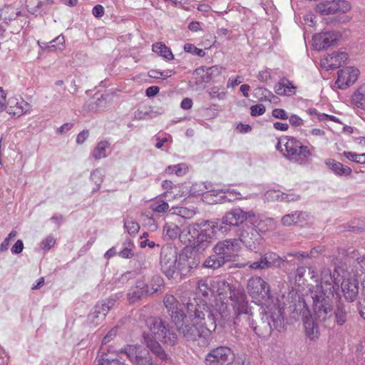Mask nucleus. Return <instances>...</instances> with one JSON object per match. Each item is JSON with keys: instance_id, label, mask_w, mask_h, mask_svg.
<instances>
[{"instance_id": "nucleus-1", "label": "nucleus", "mask_w": 365, "mask_h": 365, "mask_svg": "<svg viewBox=\"0 0 365 365\" xmlns=\"http://www.w3.org/2000/svg\"><path fill=\"white\" fill-rule=\"evenodd\" d=\"M182 303L187 308L192 324L177 326L180 334L188 341L199 346H207L212 341V332L216 329V315L202 300L182 296Z\"/></svg>"}, {"instance_id": "nucleus-2", "label": "nucleus", "mask_w": 365, "mask_h": 365, "mask_svg": "<svg viewBox=\"0 0 365 365\" xmlns=\"http://www.w3.org/2000/svg\"><path fill=\"white\" fill-rule=\"evenodd\" d=\"M247 292L256 304L266 307L259 324H255L251 317V328L259 336H268L274 329L282 327V310L276 304H270L272 299L270 298L269 286L261 277H254L249 279Z\"/></svg>"}, {"instance_id": "nucleus-3", "label": "nucleus", "mask_w": 365, "mask_h": 365, "mask_svg": "<svg viewBox=\"0 0 365 365\" xmlns=\"http://www.w3.org/2000/svg\"><path fill=\"white\" fill-rule=\"evenodd\" d=\"M339 285L335 281V273L329 268L321 272L320 284L310 289L314 315L319 321H326L332 315L331 297L337 294Z\"/></svg>"}, {"instance_id": "nucleus-4", "label": "nucleus", "mask_w": 365, "mask_h": 365, "mask_svg": "<svg viewBox=\"0 0 365 365\" xmlns=\"http://www.w3.org/2000/svg\"><path fill=\"white\" fill-rule=\"evenodd\" d=\"M146 325L150 333L143 334L144 343L157 357L166 360L167 354L159 342L170 346L174 345L178 340L175 330L168 322L160 317H149L146 320Z\"/></svg>"}, {"instance_id": "nucleus-5", "label": "nucleus", "mask_w": 365, "mask_h": 365, "mask_svg": "<svg viewBox=\"0 0 365 365\" xmlns=\"http://www.w3.org/2000/svg\"><path fill=\"white\" fill-rule=\"evenodd\" d=\"M222 228L218 222L202 220L189 224L182 230L180 242L196 252H202L211 245L216 230H222Z\"/></svg>"}, {"instance_id": "nucleus-6", "label": "nucleus", "mask_w": 365, "mask_h": 365, "mask_svg": "<svg viewBox=\"0 0 365 365\" xmlns=\"http://www.w3.org/2000/svg\"><path fill=\"white\" fill-rule=\"evenodd\" d=\"M276 149L287 160L299 165H305L314 150L313 146L304 145L296 138L284 135L278 139Z\"/></svg>"}, {"instance_id": "nucleus-7", "label": "nucleus", "mask_w": 365, "mask_h": 365, "mask_svg": "<svg viewBox=\"0 0 365 365\" xmlns=\"http://www.w3.org/2000/svg\"><path fill=\"white\" fill-rule=\"evenodd\" d=\"M212 290L213 294H216L218 299L221 302V304L216 312H218L219 315L221 317L225 318L227 317V304L229 298L231 301L235 302V291L231 289L229 283L225 279L217 278L212 280L211 283Z\"/></svg>"}, {"instance_id": "nucleus-8", "label": "nucleus", "mask_w": 365, "mask_h": 365, "mask_svg": "<svg viewBox=\"0 0 365 365\" xmlns=\"http://www.w3.org/2000/svg\"><path fill=\"white\" fill-rule=\"evenodd\" d=\"M178 254L177 248L170 245H164L160 251V268L162 272L171 279L178 270Z\"/></svg>"}, {"instance_id": "nucleus-9", "label": "nucleus", "mask_w": 365, "mask_h": 365, "mask_svg": "<svg viewBox=\"0 0 365 365\" xmlns=\"http://www.w3.org/2000/svg\"><path fill=\"white\" fill-rule=\"evenodd\" d=\"M235 360L232 350L225 346L211 349L205 357L206 365H231Z\"/></svg>"}, {"instance_id": "nucleus-10", "label": "nucleus", "mask_w": 365, "mask_h": 365, "mask_svg": "<svg viewBox=\"0 0 365 365\" xmlns=\"http://www.w3.org/2000/svg\"><path fill=\"white\" fill-rule=\"evenodd\" d=\"M123 352L125 354L130 362L135 365H158L154 363L147 350L140 345H127Z\"/></svg>"}, {"instance_id": "nucleus-11", "label": "nucleus", "mask_w": 365, "mask_h": 365, "mask_svg": "<svg viewBox=\"0 0 365 365\" xmlns=\"http://www.w3.org/2000/svg\"><path fill=\"white\" fill-rule=\"evenodd\" d=\"M240 244L237 239H227L218 242L213 247V252L222 257L226 262L232 261L240 250Z\"/></svg>"}, {"instance_id": "nucleus-12", "label": "nucleus", "mask_w": 365, "mask_h": 365, "mask_svg": "<svg viewBox=\"0 0 365 365\" xmlns=\"http://www.w3.org/2000/svg\"><path fill=\"white\" fill-rule=\"evenodd\" d=\"M115 302V299L109 298L98 303L88 315L87 323L91 326L99 324L113 307Z\"/></svg>"}, {"instance_id": "nucleus-13", "label": "nucleus", "mask_w": 365, "mask_h": 365, "mask_svg": "<svg viewBox=\"0 0 365 365\" xmlns=\"http://www.w3.org/2000/svg\"><path fill=\"white\" fill-rule=\"evenodd\" d=\"M351 9L350 4L345 0H333L317 4L316 11L322 15L346 13Z\"/></svg>"}, {"instance_id": "nucleus-14", "label": "nucleus", "mask_w": 365, "mask_h": 365, "mask_svg": "<svg viewBox=\"0 0 365 365\" xmlns=\"http://www.w3.org/2000/svg\"><path fill=\"white\" fill-rule=\"evenodd\" d=\"M359 70L352 66L346 67L338 71V78L335 81V86L339 89L344 90L354 84L358 79Z\"/></svg>"}, {"instance_id": "nucleus-15", "label": "nucleus", "mask_w": 365, "mask_h": 365, "mask_svg": "<svg viewBox=\"0 0 365 365\" xmlns=\"http://www.w3.org/2000/svg\"><path fill=\"white\" fill-rule=\"evenodd\" d=\"M254 216L252 212H245L241 208H235L225 213L221 220V224L230 226H239L246 220Z\"/></svg>"}, {"instance_id": "nucleus-16", "label": "nucleus", "mask_w": 365, "mask_h": 365, "mask_svg": "<svg viewBox=\"0 0 365 365\" xmlns=\"http://www.w3.org/2000/svg\"><path fill=\"white\" fill-rule=\"evenodd\" d=\"M348 59V55L344 51H335L324 56L320 60L322 68L328 71L340 67Z\"/></svg>"}, {"instance_id": "nucleus-17", "label": "nucleus", "mask_w": 365, "mask_h": 365, "mask_svg": "<svg viewBox=\"0 0 365 365\" xmlns=\"http://www.w3.org/2000/svg\"><path fill=\"white\" fill-rule=\"evenodd\" d=\"M163 304L175 325L183 320L184 313L180 308V303L173 295L170 294H165L163 299Z\"/></svg>"}, {"instance_id": "nucleus-18", "label": "nucleus", "mask_w": 365, "mask_h": 365, "mask_svg": "<svg viewBox=\"0 0 365 365\" xmlns=\"http://www.w3.org/2000/svg\"><path fill=\"white\" fill-rule=\"evenodd\" d=\"M31 108V105L21 98H18L16 97L9 98L5 106L8 113L18 117L29 112Z\"/></svg>"}, {"instance_id": "nucleus-19", "label": "nucleus", "mask_w": 365, "mask_h": 365, "mask_svg": "<svg viewBox=\"0 0 365 365\" xmlns=\"http://www.w3.org/2000/svg\"><path fill=\"white\" fill-rule=\"evenodd\" d=\"M338 35L332 31L317 34L313 36V46L317 50L326 49L337 40Z\"/></svg>"}, {"instance_id": "nucleus-20", "label": "nucleus", "mask_w": 365, "mask_h": 365, "mask_svg": "<svg viewBox=\"0 0 365 365\" xmlns=\"http://www.w3.org/2000/svg\"><path fill=\"white\" fill-rule=\"evenodd\" d=\"M239 242H242L247 247L250 249L255 248L256 242L259 237V235L257 231L252 227L247 226L246 228L244 227L238 234Z\"/></svg>"}, {"instance_id": "nucleus-21", "label": "nucleus", "mask_w": 365, "mask_h": 365, "mask_svg": "<svg viewBox=\"0 0 365 365\" xmlns=\"http://www.w3.org/2000/svg\"><path fill=\"white\" fill-rule=\"evenodd\" d=\"M147 295H149L148 284L143 280H138L135 286L129 289L127 294L128 299L130 303H134Z\"/></svg>"}, {"instance_id": "nucleus-22", "label": "nucleus", "mask_w": 365, "mask_h": 365, "mask_svg": "<svg viewBox=\"0 0 365 365\" xmlns=\"http://www.w3.org/2000/svg\"><path fill=\"white\" fill-rule=\"evenodd\" d=\"M341 291L349 302L355 300L359 292V283L355 278H346L341 282Z\"/></svg>"}, {"instance_id": "nucleus-23", "label": "nucleus", "mask_w": 365, "mask_h": 365, "mask_svg": "<svg viewBox=\"0 0 365 365\" xmlns=\"http://www.w3.org/2000/svg\"><path fill=\"white\" fill-rule=\"evenodd\" d=\"M309 215L302 211H295L290 214L285 215L282 218V223L284 226H291L293 225L300 224L307 221Z\"/></svg>"}, {"instance_id": "nucleus-24", "label": "nucleus", "mask_w": 365, "mask_h": 365, "mask_svg": "<svg viewBox=\"0 0 365 365\" xmlns=\"http://www.w3.org/2000/svg\"><path fill=\"white\" fill-rule=\"evenodd\" d=\"M350 101L354 108L365 111V83L359 86L352 93Z\"/></svg>"}, {"instance_id": "nucleus-25", "label": "nucleus", "mask_w": 365, "mask_h": 365, "mask_svg": "<svg viewBox=\"0 0 365 365\" xmlns=\"http://www.w3.org/2000/svg\"><path fill=\"white\" fill-rule=\"evenodd\" d=\"M274 91L280 96H290L296 93V87L287 78L280 79L274 86Z\"/></svg>"}, {"instance_id": "nucleus-26", "label": "nucleus", "mask_w": 365, "mask_h": 365, "mask_svg": "<svg viewBox=\"0 0 365 365\" xmlns=\"http://www.w3.org/2000/svg\"><path fill=\"white\" fill-rule=\"evenodd\" d=\"M237 293H239V291L235 292V302L234 304V309L235 310V313L237 314L236 320H240V317H243V319H245L250 327H251V315L247 313V304L243 300L237 299Z\"/></svg>"}, {"instance_id": "nucleus-27", "label": "nucleus", "mask_w": 365, "mask_h": 365, "mask_svg": "<svg viewBox=\"0 0 365 365\" xmlns=\"http://www.w3.org/2000/svg\"><path fill=\"white\" fill-rule=\"evenodd\" d=\"M303 324L307 336L311 340L318 339L319 332L317 326L310 316H305L303 318Z\"/></svg>"}, {"instance_id": "nucleus-28", "label": "nucleus", "mask_w": 365, "mask_h": 365, "mask_svg": "<svg viewBox=\"0 0 365 365\" xmlns=\"http://www.w3.org/2000/svg\"><path fill=\"white\" fill-rule=\"evenodd\" d=\"M327 166L336 175L348 176L351 173V169L344 167L341 163L333 159H328L325 161Z\"/></svg>"}, {"instance_id": "nucleus-29", "label": "nucleus", "mask_w": 365, "mask_h": 365, "mask_svg": "<svg viewBox=\"0 0 365 365\" xmlns=\"http://www.w3.org/2000/svg\"><path fill=\"white\" fill-rule=\"evenodd\" d=\"M19 15L21 11L11 5H6L0 9V19L6 24L15 20Z\"/></svg>"}, {"instance_id": "nucleus-30", "label": "nucleus", "mask_w": 365, "mask_h": 365, "mask_svg": "<svg viewBox=\"0 0 365 365\" xmlns=\"http://www.w3.org/2000/svg\"><path fill=\"white\" fill-rule=\"evenodd\" d=\"M265 196L267 199L271 198L272 200H280L284 202H292L299 200V196L295 194H287V193H279L275 190H269L267 192Z\"/></svg>"}, {"instance_id": "nucleus-31", "label": "nucleus", "mask_w": 365, "mask_h": 365, "mask_svg": "<svg viewBox=\"0 0 365 365\" xmlns=\"http://www.w3.org/2000/svg\"><path fill=\"white\" fill-rule=\"evenodd\" d=\"M152 50L154 53H157L166 60L170 61L174 58V55L173 54L170 49L162 42H157L153 44Z\"/></svg>"}, {"instance_id": "nucleus-32", "label": "nucleus", "mask_w": 365, "mask_h": 365, "mask_svg": "<svg viewBox=\"0 0 365 365\" xmlns=\"http://www.w3.org/2000/svg\"><path fill=\"white\" fill-rule=\"evenodd\" d=\"M264 263H266V267L269 268L271 267H279L281 264L287 259V257H284V259L280 257L278 255L274 252H270L265 254L262 256Z\"/></svg>"}, {"instance_id": "nucleus-33", "label": "nucleus", "mask_w": 365, "mask_h": 365, "mask_svg": "<svg viewBox=\"0 0 365 365\" xmlns=\"http://www.w3.org/2000/svg\"><path fill=\"white\" fill-rule=\"evenodd\" d=\"M226 263L225 260L218 254L214 253L210 255L203 263V267L212 269H216Z\"/></svg>"}, {"instance_id": "nucleus-34", "label": "nucleus", "mask_w": 365, "mask_h": 365, "mask_svg": "<svg viewBox=\"0 0 365 365\" xmlns=\"http://www.w3.org/2000/svg\"><path fill=\"white\" fill-rule=\"evenodd\" d=\"M104 176L105 171L101 168H98L91 173L90 180L96 184V187L92 190L93 192L99 190L101 185L103 182Z\"/></svg>"}, {"instance_id": "nucleus-35", "label": "nucleus", "mask_w": 365, "mask_h": 365, "mask_svg": "<svg viewBox=\"0 0 365 365\" xmlns=\"http://www.w3.org/2000/svg\"><path fill=\"white\" fill-rule=\"evenodd\" d=\"M150 209L155 213L164 214L169 210V205L161 198L153 200L150 204Z\"/></svg>"}, {"instance_id": "nucleus-36", "label": "nucleus", "mask_w": 365, "mask_h": 365, "mask_svg": "<svg viewBox=\"0 0 365 365\" xmlns=\"http://www.w3.org/2000/svg\"><path fill=\"white\" fill-rule=\"evenodd\" d=\"M163 232L165 236H168L170 239H175L179 237L180 240V235L182 230H180L179 227L173 222H167L163 226Z\"/></svg>"}, {"instance_id": "nucleus-37", "label": "nucleus", "mask_w": 365, "mask_h": 365, "mask_svg": "<svg viewBox=\"0 0 365 365\" xmlns=\"http://www.w3.org/2000/svg\"><path fill=\"white\" fill-rule=\"evenodd\" d=\"M110 143L108 141H101L94 148L92 156L96 160L105 158L106 155V150L109 148Z\"/></svg>"}, {"instance_id": "nucleus-38", "label": "nucleus", "mask_w": 365, "mask_h": 365, "mask_svg": "<svg viewBox=\"0 0 365 365\" xmlns=\"http://www.w3.org/2000/svg\"><path fill=\"white\" fill-rule=\"evenodd\" d=\"M170 211L173 215H177L185 219H191L196 213L193 207H173Z\"/></svg>"}, {"instance_id": "nucleus-39", "label": "nucleus", "mask_w": 365, "mask_h": 365, "mask_svg": "<svg viewBox=\"0 0 365 365\" xmlns=\"http://www.w3.org/2000/svg\"><path fill=\"white\" fill-rule=\"evenodd\" d=\"M64 43L65 38L63 35H59L55 39L51 41L48 43H42V44L44 45L45 48H48L51 51H62L65 47Z\"/></svg>"}, {"instance_id": "nucleus-40", "label": "nucleus", "mask_w": 365, "mask_h": 365, "mask_svg": "<svg viewBox=\"0 0 365 365\" xmlns=\"http://www.w3.org/2000/svg\"><path fill=\"white\" fill-rule=\"evenodd\" d=\"M334 317L336 324L339 326L343 325L346 321L347 312L344 305L340 302L336 304Z\"/></svg>"}, {"instance_id": "nucleus-41", "label": "nucleus", "mask_w": 365, "mask_h": 365, "mask_svg": "<svg viewBox=\"0 0 365 365\" xmlns=\"http://www.w3.org/2000/svg\"><path fill=\"white\" fill-rule=\"evenodd\" d=\"M188 168L185 163L169 165L165 168V173L168 175L175 174L177 176H182L187 172Z\"/></svg>"}, {"instance_id": "nucleus-42", "label": "nucleus", "mask_w": 365, "mask_h": 365, "mask_svg": "<svg viewBox=\"0 0 365 365\" xmlns=\"http://www.w3.org/2000/svg\"><path fill=\"white\" fill-rule=\"evenodd\" d=\"M211 284L207 282V279H200L197 282V294H202L204 297H207L209 295L212 294Z\"/></svg>"}, {"instance_id": "nucleus-43", "label": "nucleus", "mask_w": 365, "mask_h": 365, "mask_svg": "<svg viewBox=\"0 0 365 365\" xmlns=\"http://www.w3.org/2000/svg\"><path fill=\"white\" fill-rule=\"evenodd\" d=\"M163 279L160 276L155 275L153 277V278L150 280V284L148 285L149 295L158 292L163 286Z\"/></svg>"}, {"instance_id": "nucleus-44", "label": "nucleus", "mask_w": 365, "mask_h": 365, "mask_svg": "<svg viewBox=\"0 0 365 365\" xmlns=\"http://www.w3.org/2000/svg\"><path fill=\"white\" fill-rule=\"evenodd\" d=\"M187 262V255L185 253H181L178 255V270L180 272L181 274L186 275L188 272V267L186 266V263Z\"/></svg>"}, {"instance_id": "nucleus-45", "label": "nucleus", "mask_w": 365, "mask_h": 365, "mask_svg": "<svg viewBox=\"0 0 365 365\" xmlns=\"http://www.w3.org/2000/svg\"><path fill=\"white\" fill-rule=\"evenodd\" d=\"M124 227L130 235H135L140 229L138 223L130 219L125 220Z\"/></svg>"}, {"instance_id": "nucleus-46", "label": "nucleus", "mask_w": 365, "mask_h": 365, "mask_svg": "<svg viewBox=\"0 0 365 365\" xmlns=\"http://www.w3.org/2000/svg\"><path fill=\"white\" fill-rule=\"evenodd\" d=\"M344 155L349 160L356 163L365 164V153L357 154L352 152H344Z\"/></svg>"}, {"instance_id": "nucleus-47", "label": "nucleus", "mask_w": 365, "mask_h": 365, "mask_svg": "<svg viewBox=\"0 0 365 365\" xmlns=\"http://www.w3.org/2000/svg\"><path fill=\"white\" fill-rule=\"evenodd\" d=\"M162 187L166 192L164 193L165 196L169 197L172 192H175L181 188V185H173V183L170 180H164L162 182Z\"/></svg>"}, {"instance_id": "nucleus-48", "label": "nucleus", "mask_w": 365, "mask_h": 365, "mask_svg": "<svg viewBox=\"0 0 365 365\" xmlns=\"http://www.w3.org/2000/svg\"><path fill=\"white\" fill-rule=\"evenodd\" d=\"M117 334V327H113L111 329L107 334L103 337L102 340V346L100 349L101 353H105L106 348L104 347L105 345H106L108 343H109L115 336Z\"/></svg>"}, {"instance_id": "nucleus-49", "label": "nucleus", "mask_w": 365, "mask_h": 365, "mask_svg": "<svg viewBox=\"0 0 365 365\" xmlns=\"http://www.w3.org/2000/svg\"><path fill=\"white\" fill-rule=\"evenodd\" d=\"M221 192L225 194V195L223 196L225 200H227L228 202H231L235 200L241 198V194L235 190L226 189L222 190Z\"/></svg>"}, {"instance_id": "nucleus-50", "label": "nucleus", "mask_w": 365, "mask_h": 365, "mask_svg": "<svg viewBox=\"0 0 365 365\" xmlns=\"http://www.w3.org/2000/svg\"><path fill=\"white\" fill-rule=\"evenodd\" d=\"M184 50L187 53H190L200 57H203L205 54L202 49L197 48L195 45L192 43H185L184 46Z\"/></svg>"}, {"instance_id": "nucleus-51", "label": "nucleus", "mask_w": 365, "mask_h": 365, "mask_svg": "<svg viewBox=\"0 0 365 365\" xmlns=\"http://www.w3.org/2000/svg\"><path fill=\"white\" fill-rule=\"evenodd\" d=\"M133 244L131 242H128V245L125 247L120 252L119 256L122 258L128 259L133 255Z\"/></svg>"}, {"instance_id": "nucleus-52", "label": "nucleus", "mask_w": 365, "mask_h": 365, "mask_svg": "<svg viewBox=\"0 0 365 365\" xmlns=\"http://www.w3.org/2000/svg\"><path fill=\"white\" fill-rule=\"evenodd\" d=\"M178 185H181V188H180V190H178L177 191H175V192H172L170 193V195H173V197L174 199H178V198H180L182 197H184L185 196L188 191H189V189L187 186H185L184 184H178Z\"/></svg>"}, {"instance_id": "nucleus-53", "label": "nucleus", "mask_w": 365, "mask_h": 365, "mask_svg": "<svg viewBox=\"0 0 365 365\" xmlns=\"http://www.w3.org/2000/svg\"><path fill=\"white\" fill-rule=\"evenodd\" d=\"M55 243H56L55 239L51 236H48L44 240H43L41 242V248L44 250H48L52 247H53Z\"/></svg>"}, {"instance_id": "nucleus-54", "label": "nucleus", "mask_w": 365, "mask_h": 365, "mask_svg": "<svg viewBox=\"0 0 365 365\" xmlns=\"http://www.w3.org/2000/svg\"><path fill=\"white\" fill-rule=\"evenodd\" d=\"M208 93L211 98H218L220 100H223L226 96L225 92H219V89L217 87L212 88Z\"/></svg>"}, {"instance_id": "nucleus-55", "label": "nucleus", "mask_w": 365, "mask_h": 365, "mask_svg": "<svg viewBox=\"0 0 365 365\" xmlns=\"http://www.w3.org/2000/svg\"><path fill=\"white\" fill-rule=\"evenodd\" d=\"M272 115L275 118L280 120H287L289 118L287 113L282 108H275L272 110Z\"/></svg>"}, {"instance_id": "nucleus-56", "label": "nucleus", "mask_w": 365, "mask_h": 365, "mask_svg": "<svg viewBox=\"0 0 365 365\" xmlns=\"http://www.w3.org/2000/svg\"><path fill=\"white\" fill-rule=\"evenodd\" d=\"M251 115L252 116L261 115L265 112V107L262 104H257L255 106H252L250 108Z\"/></svg>"}, {"instance_id": "nucleus-57", "label": "nucleus", "mask_w": 365, "mask_h": 365, "mask_svg": "<svg viewBox=\"0 0 365 365\" xmlns=\"http://www.w3.org/2000/svg\"><path fill=\"white\" fill-rule=\"evenodd\" d=\"M150 73H159V76L150 75V76L153 77V78H161V79H166V78L172 76V75L174 73L172 70H166V71H151Z\"/></svg>"}, {"instance_id": "nucleus-58", "label": "nucleus", "mask_w": 365, "mask_h": 365, "mask_svg": "<svg viewBox=\"0 0 365 365\" xmlns=\"http://www.w3.org/2000/svg\"><path fill=\"white\" fill-rule=\"evenodd\" d=\"M289 123L294 127H299L303 125L304 120L297 115L292 114L288 118Z\"/></svg>"}, {"instance_id": "nucleus-59", "label": "nucleus", "mask_w": 365, "mask_h": 365, "mask_svg": "<svg viewBox=\"0 0 365 365\" xmlns=\"http://www.w3.org/2000/svg\"><path fill=\"white\" fill-rule=\"evenodd\" d=\"M199 264V259L195 257H192L191 256H187V262L186 263L187 267H188V272H190L192 269L196 268Z\"/></svg>"}, {"instance_id": "nucleus-60", "label": "nucleus", "mask_w": 365, "mask_h": 365, "mask_svg": "<svg viewBox=\"0 0 365 365\" xmlns=\"http://www.w3.org/2000/svg\"><path fill=\"white\" fill-rule=\"evenodd\" d=\"M265 264L266 263H264L263 257H262L259 261L251 263L249 267L252 269H267Z\"/></svg>"}, {"instance_id": "nucleus-61", "label": "nucleus", "mask_w": 365, "mask_h": 365, "mask_svg": "<svg viewBox=\"0 0 365 365\" xmlns=\"http://www.w3.org/2000/svg\"><path fill=\"white\" fill-rule=\"evenodd\" d=\"M24 249V243L22 240H18L11 247V252L14 254H19Z\"/></svg>"}, {"instance_id": "nucleus-62", "label": "nucleus", "mask_w": 365, "mask_h": 365, "mask_svg": "<svg viewBox=\"0 0 365 365\" xmlns=\"http://www.w3.org/2000/svg\"><path fill=\"white\" fill-rule=\"evenodd\" d=\"M92 13L95 17L100 18L104 14V8L103 6L98 4L93 8Z\"/></svg>"}, {"instance_id": "nucleus-63", "label": "nucleus", "mask_w": 365, "mask_h": 365, "mask_svg": "<svg viewBox=\"0 0 365 365\" xmlns=\"http://www.w3.org/2000/svg\"><path fill=\"white\" fill-rule=\"evenodd\" d=\"M257 78L262 82H267L270 78V74L267 70L259 72Z\"/></svg>"}, {"instance_id": "nucleus-64", "label": "nucleus", "mask_w": 365, "mask_h": 365, "mask_svg": "<svg viewBox=\"0 0 365 365\" xmlns=\"http://www.w3.org/2000/svg\"><path fill=\"white\" fill-rule=\"evenodd\" d=\"M88 137V131L83 130L78 135V136L76 138L77 143H78V144L83 143Z\"/></svg>"}]
</instances>
